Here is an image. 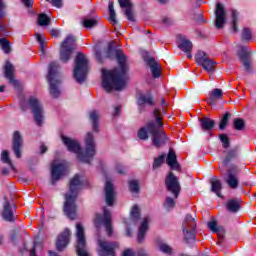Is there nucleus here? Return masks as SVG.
<instances>
[{"instance_id":"nucleus-1","label":"nucleus","mask_w":256,"mask_h":256,"mask_svg":"<svg viewBox=\"0 0 256 256\" xmlns=\"http://www.w3.org/2000/svg\"><path fill=\"white\" fill-rule=\"evenodd\" d=\"M107 57L109 59H117L119 67L113 70H102V87L111 93L115 91H122L127 85V57L121 50H115L111 46L108 47Z\"/></svg>"},{"instance_id":"nucleus-2","label":"nucleus","mask_w":256,"mask_h":256,"mask_svg":"<svg viewBox=\"0 0 256 256\" xmlns=\"http://www.w3.org/2000/svg\"><path fill=\"white\" fill-rule=\"evenodd\" d=\"M62 142L65 147H67L68 151L71 153H76L79 161L82 163H91V159L95 157V140L93 137V133L88 132L86 137V151L83 153L81 150V145L75 139L69 138L65 135H61Z\"/></svg>"},{"instance_id":"nucleus-3","label":"nucleus","mask_w":256,"mask_h":256,"mask_svg":"<svg viewBox=\"0 0 256 256\" xmlns=\"http://www.w3.org/2000/svg\"><path fill=\"white\" fill-rule=\"evenodd\" d=\"M81 179L78 174H76L71 180L69 184L70 192L65 194V202H64V213L65 215L74 221L77 219V195L79 194V190L81 189Z\"/></svg>"},{"instance_id":"nucleus-4","label":"nucleus","mask_w":256,"mask_h":256,"mask_svg":"<svg viewBox=\"0 0 256 256\" xmlns=\"http://www.w3.org/2000/svg\"><path fill=\"white\" fill-rule=\"evenodd\" d=\"M154 117L156 119V124H150V135L152 136V145L156 147V149H161L163 145L167 143L169 137H167V133L163 129V121H161V111L159 109L154 110Z\"/></svg>"},{"instance_id":"nucleus-5","label":"nucleus","mask_w":256,"mask_h":256,"mask_svg":"<svg viewBox=\"0 0 256 256\" xmlns=\"http://www.w3.org/2000/svg\"><path fill=\"white\" fill-rule=\"evenodd\" d=\"M87 73H89V60L85 54L79 52L75 58L74 79L78 83H83L87 78Z\"/></svg>"},{"instance_id":"nucleus-6","label":"nucleus","mask_w":256,"mask_h":256,"mask_svg":"<svg viewBox=\"0 0 256 256\" xmlns=\"http://www.w3.org/2000/svg\"><path fill=\"white\" fill-rule=\"evenodd\" d=\"M196 229L197 222H195V218L190 214H187L182 224V231L186 243H195L197 235Z\"/></svg>"},{"instance_id":"nucleus-7","label":"nucleus","mask_w":256,"mask_h":256,"mask_svg":"<svg viewBox=\"0 0 256 256\" xmlns=\"http://www.w3.org/2000/svg\"><path fill=\"white\" fill-rule=\"evenodd\" d=\"M57 69H59V64H57V62H51L47 75V79L50 84V95H52L54 99H57V97L61 95V91L59 90L61 80L55 79V77H57Z\"/></svg>"},{"instance_id":"nucleus-8","label":"nucleus","mask_w":256,"mask_h":256,"mask_svg":"<svg viewBox=\"0 0 256 256\" xmlns=\"http://www.w3.org/2000/svg\"><path fill=\"white\" fill-rule=\"evenodd\" d=\"M75 36L69 35L61 43L60 47V61L62 63H69L73 52L75 51Z\"/></svg>"},{"instance_id":"nucleus-9","label":"nucleus","mask_w":256,"mask_h":256,"mask_svg":"<svg viewBox=\"0 0 256 256\" xmlns=\"http://www.w3.org/2000/svg\"><path fill=\"white\" fill-rule=\"evenodd\" d=\"M76 253L78 256H89L87 252V239L85 238V228L83 224H76Z\"/></svg>"},{"instance_id":"nucleus-10","label":"nucleus","mask_w":256,"mask_h":256,"mask_svg":"<svg viewBox=\"0 0 256 256\" xmlns=\"http://www.w3.org/2000/svg\"><path fill=\"white\" fill-rule=\"evenodd\" d=\"M97 243V254L99 256H116L115 249H119L118 242H109L103 238H98Z\"/></svg>"},{"instance_id":"nucleus-11","label":"nucleus","mask_w":256,"mask_h":256,"mask_svg":"<svg viewBox=\"0 0 256 256\" xmlns=\"http://www.w3.org/2000/svg\"><path fill=\"white\" fill-rule=\"evenodd\" d=\"M94 225L97 227V229H99L101 225H104L108 237L113 235V226L111 225V212L107 208H104L103 214H96Z\"/></svg>"},{"instance_id":"nucleus-12","label":"nucleus","mask_w":256,"mask_h":256,"mask_svg":"<svg viewBox=\"0 0 256 256\" xmlns=\"http://www.w3.org/2000/svg\"><path fill=\"white\" fill-rule=\"evenodd\" d=\"M195 61L207 73H213L215 71V60L211 59L207 53L199 50L195 55Z\"/></svg>"},{"instance_id":"nucleus-13","label":"nucleus","mask_w":256,"mask_h":256,"mask_svg":"<svg viewBox=\"0 0 256 256\" xmlns=\"http://www.w3.org/2000/svg\"><path fill=\"white\" fill-rule=\"evenodd\" d=\"M28 105L32 111L36 125L41 127L43 125V105L33 96L29 98Z\"/></svg>"},{"instance_id":"nucleus-14","label":"nucleus","mask_w":256,"mask_h":256,"mask_svg":"<svg viewBox=\"0 0 256 256\" xmlns=\"http://www.w3.org/2000/svg\"><path fill=\"white\" fill-rule=\"evenodd\" d=\"M165 185L167 190L170 191L177 199L179 197V193H181V184L179 183V178L173 174V172H169L165 179Z\"/></svg>"},{"instance_id":"nucleus-15","label":"nucleus","mask_w":256,"mask_h":256,"mask_svg":"<svg viewBox=\"0 0 256 256\" xmlns=\"http://www.w3.org/2000/svg\"><path fill=\"white\" fill-rule=\"evenodd\" d=\"M239 166L232 165L227 170V178L225 179V182L230 187V189H237L239 187V178L237 175L240 173Z\"/></svg>"},{"instance_id":"nucleus-16","label":"nucleus","mask_w":256,"mask_h":256,"mask_svg":"<svg viewBox=\"0 0 256 256\" xmlns=\"http://www.w3.org/2000/svg\"><path fill=\"white\" fill-rule=\"evenodd\" d=\"M215 17L216 29H223L225 23H227V11L225 10V6H223V4H216Z\"/></svg>"},{"instance_id":"nucleus-17","label":"nucleus","mask_w":256,"mask_h":256,"mask_svg":"<svg viewBox=\"0 0 256 256\" xmlns=\"http://www.w3.org/2000/svg\"><path fill=\"white\" fill-rule=\"evenodd\" d=\"M238 57L245 67L246 71H251V51L247 46H240L238 50Z\"/></svg>"},{"instance_id":"nucleus-18","label":"nucleus","mask_w":256,"mask_h":256,"mask_svg":"<svg viewBox=\"0 0 256 256\" xmlns=\"http://www.w3.org/2000/svg\"><path fill=\"white\" fill-rule=\"evenodd\" d=\"M4 77L8 79L10 85H13L16 89L20 87L18 80H15V66L11 62L6 61L4 65Z\"/></svg>"},{"instance_id":"nucleus-19","label":"nucleus","mask_w":256,"mask_h":256,"mask_svg":"<svg viewBox=\"0 0 256 256\" xmlns=\"http://www.w3.org/2000/svg\"><path fill=\"white\" fill-rule=\"evenodd\" d=\"M71 241V231L69 229H65L62 233L59 234L56 241V249L57 251H64L65 247L69 245Z\"/></svg>"},{"instance_id":"nucleus-20","label":"nucleus","mask_w":256,"mask_h":256,"mask_svg":"<svg viewBox=\"0 0 256 256\" xmlns=\"http://www.w3.org/2000/svg\"><path fill=\"white\" fill-rule=\"evenodd\" d=\"M63 175H67V166L63 163L55 164L53 162L51 167L52 181H59Z\"/></svg>"},{"instance_id":"nucleus-21","label":"nucleus","mask_w":256,"mask_h":256,"mask_svg":"<svg viewBox=\"0 0 256 256\" xmlns=\"http://www.w3.org/2000/svg\"><path fill=\"white\" fill-rule=\"evenodd\" d=\"M21 147H23V136L19 131H15L12 139V149L17 159H21Z\"/></svg>"},{"instance_id":"nucleus-22","label":"nucleus","mask_w":256,"mask_h":256,"mask_svg":"<svg viewBox=\"0 0 256 256\" xmlns=\"http://www.w3.org/2000/svg\"><path fill=\"white\" fill-rule=\"evenodd\" d=\"M118 3L121 9H124V15L127 17L128 21H135L133 2H131V0H118Z\"/></svg>"},{"instance_id":"nucleus-23","label":"nucleus","mask_w":256,"mask_h":256,"mask_svg":"<svg viewBox=\"0 0 256 256\" xmlns=\"http://www.w3.org/2000/svg\"><path fill=\"white\" fill-rule=\"evenodd\" d=\"M145 62L147 63V66L151 70L152 76L155 79H159V77H161V65L159 64V62H157V60H155V58L152 57L146 58Z\"/></svg>"},{"instance_id":"nucleus-24","label":"nucleus","mask_w":256,"mask_h":256,"mask_svg":"<svg viewBox=\"0 0 256 256\" xmlns=\"http://www.w3.org/2000/svg\"><path fill=\"white\" fill-rule=\"evenodd\" d=\"M105 199L107 205L113 207V203H115V188L113 187V183H111L110 181H106Z\"/></svg>"},{"instance_id":"nucleus-25","label":"nucleus","mask_w":256,"mask_h":256,"mask_svg":"<svg viewBox=\"0 0 256 256\" xmlns=\"http://www.w3.org/2000/svg\"><path fill=\"white\" fill-rule=\"evenodd\" d=\"M166 163L173 171H181V165L177 162V154H175V150H169Z\"/></svg>"},{"instance_id":"nucleus-26","label":"nucleus","mask_w":256,"mask_h":256,"mask_svg":"<svg viewBox=\"0 0 256 256\" xmlns=\"http://www.w3.org/2000/svg\"><path fill=\"white\" fill-rule=\"evenodd\" d=\"M137 104L139 106L140 113H143V107H145V105L153 107V105H155V102L153 101V97H151V95L140 94L137 100Z\"/></svg>"},{"instance_id":"nucleus-27","label":"nucleus","mask_w":256,"mask_h":256,"mask_svg":"<svg viewBox=\"0 0 256 256\" xmlns=\"http://www.w3.org/2000/svg\"><path fill=\"white\" fill-rule=\"evenodd\" d=\"M177 39L179 49L184 51V53H191L193 49V43H191V41L187 40V38L181 34L177 35Z\"/></svg>"},{"instance_id":"nucleus-28","label":"nucleus","mask_w":256,"mask_h":256,"mask_svg":"<svg viewBox=\"0 0 256 256\" xmlns=\"http://www.w3.org/2000/svg\"><path fill=\"white\" fill-rule=\"evenodd\" d=\"M220 99H223V90L215 88L210 92V96L206 101L208 105H215Z\"/></svg>"},{"instance_id":"nucleus-29","label":"nucleus","mask_w":256,"mask_h":256,"mask_svg":"<svg viewBox=\"0 0 256 256\" xmlns=\"http://www.w3.org/2000/svg\"><path fill=\"white\" fill-rule=\"evenodd\" d=\"M208 228L212 233H216L220 240L225 237V228L218 226L215 220L208 222Z\"/></svg>"},{"instance_id":"nucleus-30","label":"nucleus","mask_w":256,"mask_h":256,"mask_svg":"<svg viewBox=\"0 0 256 256\" xmlns=\"http://www.w3.org/2000/svg\"><path fill=\"white\" fill-rule=\"evenodd\" d=\"M210 185H211L212 193H215L217 197H220V199H223V195L221 194V189H223V184L221 183V180L217 178H211Z\"/></svg>"},{"instance_id":"nucleus-31","label":"nucleus","mask_w":256,"mask_h":256,"mask_svg":"<svg viewBox=\"0 0 256 256\" xmlns=\"http://www.w3.org/2000/svg\"><path fill=\"white\" fill-rule=\"evenodd\" d=\"M148 229H149V217H145L139 227L138 243H143V240L145 239V234L147 233Z\"/></svg>"},{"instance_id":"nucleus-32","label":"nucleus","mask_w":256,"mask_h":256,"mask_svg":"<svg viewBox=\"0 0 256 256\" xmlns=\"http://www.w3.org/2000/svg\"><path fill=\"white\" fill-rule=\"evenodd\" d=\"M14 212H13V208L11 207V203H9V201H6L4 203V208H3V212H2V217L5 221H14Z\"/></svg>"},{"instance_id":"nucleus-33","label":"nucleus","mask_w":256,"mask_h":256,"mask_svg":"<svg viewBox=\"0 0 256 256\" xmlns=\"http://www.w3.org/2000/svg\"><path fill=\"white\" fill-rule=\"evenodd\" d=\"M151 124H156V123L148 122L144 127H141L138 130V133H137L138 139H140L141 141H147V139H149V133H151V129L149 128V126Z\"/></svg>"},{"instance_id":"nucleus-34","label":"nucleus","mask_w":256,"mask_h":256,"mask_svg":"<svg viewBox=\"0 0 256 256\" xmlns=\"http://www.w3.org/2000/svg\"><path fill=\"white\" fill-rule=\"evenodd\" d=\"M226 207L230 213H237L239 209H241V200L239 199H231L228 200Z\"/></svg>"},{"instance_id":"nucleus-35","label":"nucleus","mask_w":256,"mask_h":256,"mask_svg":"<svg viewBox=\"0 0 256 256\" xmlns=\"http://www.w3.org/2000/svg\"><path fill=\"white\" fill-rule=\"evenodd\" d=\"M200 125L203 131H211V129L215 127V120L208 117H204L200 119Z\"/></svg>"},{"instance_id":"nucleus-36","label":"nucleus","mask_w":256,"mask_h":256,"mask_svg":"<svg viewBox=\"0 0 256 256\" xmlns=\"http://www.w3.org/2000/svg\"><path fill=\"white\" fill-rule=\"evenodd\" d=\"M99 23V20L97 18H91L89 16H86L82 20V25L86 29H93V27H97V24Z\"/></svg>"},{"instance_id":"nucleus-37","label":"nucleus","mask_w":256,"mask_h":256,"mask_svg":"<svg viewBox=\"0 0 256 256\" xmlns=\"http://www.w3.org/2000/svg\"><path fill=\"white\" fill-rule=\"evenodd\" d=\"M239 149L238 148H232L230 149L227 154L226 157L223 160V164L224 165H229V163H231V161H233V159H237V153H238Z\"/></svg>"},{"instance_id":"nucleus-38","label":"nucleus","mask_w":256,"mask_h":256,"mask_svg":"<svg viewBox=\"0 0 256 256\" xmlns=\"http://www.w3.org/2000/svg\"><path fill=\"white\" fill-rule=\"evenodd\" d=\"M90 121L92 122L93 131L99 133V114L97 111L90 112Z\"/></svg>"},{"instance_id":"nucleus-39","label":"nucleus","mask_w":256,"mask_h":256,"mask_svg":"<svg viewBox=\"0 0 256 256\" xmlns=\"http://www.w3.org/2000/svg\"><path fill=\"white\" fill-rule=\"evenodd\" d=\"M237 23H239V13L236 10H232L231 27H232L233 33L239 32V27L237 26Z\"/></svg>"},{"instance_id":"nucleus-40","label":"nucleus","mask_w":256,"mask_h":256,"mask_svg":"<svg viewBox=\"0 0 256 256\" xmlns=\"http://www.w3.org/2000/svg\"><path fill=\"white\" fill-rule=\"evenodd\" d=\"M241 39L242 41L249 43V41L253 39V32H251V29L244 27L241 32Z\"/></svg>"},{"instance_id":"nucleus-41","label":"nucleus","mask_w":256,"mask_h":256,"mask_svg":"<svg viewBox=\"0 0 256 256\" xmlns=\"http://www.w3.org/2000/svg\"><path fill=\"white\" fill-rule=\"evenodd\" d=\"M1 161L6 163V165H9L12 171H15V166L13 165L11 158H9V152L7 150L2 151Z\"/></svg>"},{"instance_id":"nucleus-42","label":"nucleus","mask_w":256,"mask_h":256,"mask_svg":"<svg viewBox=\"0 0 256 256\" xmlns=\"http://www.w3.org/2000/svg\"><path fill=\"white\" fill-rule=\"evenodd\" d=\"M114 3L113 1H110L108 4V9H109V17H110V21L111 23H113V25H117V14L115 13V8H114Z\"/></svg>"},{"instance_id":"nucleus-43","label":"nucleus","mask_w":256,"mask_h":256,"mask_svg":"<svg viewBox=\"0 0 256 256\" xmlns=\"http://www.w3.org/2000/svg\"><path fill=\"white\" fill-rule=\"evenodd\" d=\"M229 121H231V113L226 112L219 124V129L223 130L227 127V125H229Z\"/></svg>"},{"instance_id":"nucleus-44","label":"nucleus","mask_w":256,"mask_h":256,"mask_svg":"<svg viewBox=\"0 0 256 256\" xmlns=\"http://www.w3.org/2000/svg\"><path fill=\"white\" fill-rule=\"evenodd\" d=\"M0 47L4 51V53H11V42H9L7 38L0 39Z\"/></svg>"},{"instance_id":"nucleus-45","label":"nucleus","mask_w":256,"mask_h":256,"mask_svg":"<svg viewBox=\"0 0 256 256\" xmlns=\"http://www.w3.org/2000/svg\"><path fill=\"white\" fill-rule=\"evenodd\" d=\"M233 125L236 131H243V129H245V120L241 118H235L233 120Z\"/></svg>"},{"instance_id":"nucleus-46","label":"nucleus","mask_w":256,"mask_h":256,"mask_svg":"<svg viewBox=\"0 0 256 256\" xmlns=\"http://www.w3.org/2000/svg\"><path fill=\"white\" fill-rule=\"evenodd\" d=\"M49 23H51V19H49V16H47L46 14H40L38 16V25H40L41 27H45L49 25Z\"/></svg>"},{"instance_id":"nucleus-47","label":"nucleus","mask_w":256,"mask_h":256,"mask_svg":"<svg viewBox=\"0 0 256 256\" xmlns=\"http://www.w3.org/2000/svg\"><path fill=\"white\" fill-rule=\"evenodd\" d=\"M158 247L159 250L162 251V253H166V255H171V253H173V249L171 248V246L163 242L158 243Z\"/></svg>"},{"instance_id":"nucleus-48","label":"nucleus","mask_w":256,"mask_h":256,"mask_svg":"<svg viewBox=\"0 0 256 256\" xmlns=\"http://www.w3.org/2000/svg\"><path fill=\"white\" fill-rule=\"evenodd\" d=\"M219 139L222 143L224 149H229L231 142L229 141V136L227 134H220Z\"/></svg>"},{"instance_id":"nucleus-49","label":"nucleus","mask_w":256,"mask_h":256,"mask_svg":"<svg viewBox=\"0 0 256 256\" xmlns=\"http://www.w3.org/2000/svg\"><path fill=\"white\" fill-rule=\"evenodd\" d=\"M5 9H7V4H5V1L0 0V29H4L1 20L5 17Z\"/></svg>"},{"instance_id":"nucleus-50","label":"nucleus","mask_w":256,"mask_h":256,"mask_svg":"<svg viewBox=\"0 0 256 256\" xmlns=\"http://www.w3.org/2000/svg\"><path fill=\"white\" fill-rule=\"evenodd\" d=\"M131 217L134 221H138L139 218L141 217V212L139 210V206L135 205L133 206L131 210Z\"/></svg>"},{"instance_id":"nucleus-51","label":"nucleus","mask_w":256,"mask_h":256,"mask_svg":"<svg viewBox=\"0 0 256 256\" xmlns=\"http://www.w3.org/2000/svg\"><path fill=\"white\" fill-rule=\"evenodd\" d=\"M165 162V155H160L158 158L154 159L153 169H159L161 165Z\"/></svg>"},{"instance_id":"nucleus-52","label":"nucleus","mask_w":256,"mask_h":256,"mask_svg":"<svg viewBox=\"0 0 256 256\" xmlns=\"http://www.w3.org/2000/svg\"><path fill=\"white\" fill-rule=\"evenodd\" d=\"M129 189L131 193H139V182L137 180H131L129 182Z\"/></svg>"},{"instance_id":"nucleus-53","label":"nucleus","mask_w":256,"mask_h":256,"mask_svg":"<svg viewBox=\"0 0 256 256\" xmlns=\"http://www.w3.org/2000/svg\"><path fill=\"white\" fill-rule=\"evenodd\" d=\"M165 209H173L175 207V199L167 197L164 201Z\"/></svg>"},{"instance_id":"nucleus-54","label":"nucleus","mask_w":256,"mask_h":256,"mask_svg":"<svg viewBox=\"0 0 256 256\" xmlns=\"http://www.w3.org/2000/svg\"><path fill=\"white\" fill-rule=\"evenodd\" d=\"M36 39L38 43H40L41 51L45 52V40H43V36L41 34H36Z\"/></svg>"},{"instance_id":"nucleus-55","label":"nucleus","mask_w":256,"mask_h":256,"mask_svg":"<svg viewBox=\"0 0 256 256\" xmlns=\"http://www.w3.org/2000/svg\"><path fill=\"white\" fill-rule=\"evenodd\" d=\"M50 1L53 7H57L58 9H61L63 7V0H46Z\"/></svg>"},{"instance_id":"nucleus-56","label":"nucleus","mask_w":256,"mask_h":256,"mask_svg":"<svg viewBox=\"0 0 256 256\" xmlns=\"http://www.w3.org/2000/svg\"><path fill=\"white\" fill-rule=\"evenodd\" d=\"M116 172L119 173V175H125L126 169H125V167H123V165L118 164L116 166Z\"/></svg>"},{"instance_id":"nucleus-57","label":"nucleus","mask_w":256,"mask_h":256,"mask_svg":"<svg viewBox=\"0 0 256 256\" xmlns=\"http://www.w3.org/2000/svg\"><path fill=\"white\" fill-rule=\"evenodd\" d=\"M95 57L98 63H103V58L101 57V50L95 48Z\"/></svg>"},{"instance_id":"nucleus-58","label":"nucleus","mask_w":256,"mask_h":256,"mask_svg":"<svg viewBox=\"0 0 256 256\" xmlns=\"http://www.w3.org/2000/svg\"><path fill=\"white\" fill-rule=\"evenodd\" d=\"M22 3L27 7L28 9L33 7V0H22Z\"/></svg>"},{"instance_id":"nucleus-59","label":"nucleus","mask_w":256,"mask_h":256,"mask_svg":"<svg viewBox=\"0 0 256 256\" xmlns=\"http://www.w3.org/2000/svg\"><path fill=\"white\" fill-rule=\"evenodd\" d=\"M50 35H51L52 37H60V32H59V30H57V29H52V30L50 31Z\"/></svg>"},{"instance_id":"nucleus-60","label":"nucleus","mask_w":256,"mask_h":256,"mask_svg":"<svg viewBox=\"0 0 256 256\" xmlns=\"http://www.w3.org/2000/svg\"><path fill=\"white\" fill-rule=\"evenodd\" d=\"M122 256H133V251L131 249H126L124 252H123V255Z\"/></svg>"},{"instance_id":"nucleus-61","label":"nucleus","mask_w":256,"mask_h":256,"mask_svg":"<svg viewBox=\"0 0 256 256\" xmlns=\"http://www.w3.org/2000/svg\"><path fill=\"white\" fill-rule=\"evenodd\" d=\"M40 153L43 155L44 153H47V146L45 144H41L40 146Z\"/></svg>"},{"instance_id":"nucleus-62","label":"nucleus","mask_w":256,"mask_h":256,"mask_svg":"<svg viewBox=\"0 0 256 256\" xmlns=\"http://www.w3.org/2000/svg\"><path fill=\"white\" fill-rule=\"evenodd\" d=\"M121 115V106H117L114 111V116Z\"/></svg>"},{"instance_id":"nucleus-63","label":"nucleus","mask_w":256,"mask_h":256,"mask_svg":"<svg viewBox=\"0 0 256 256\" xmlns=\"http://www.w3.org/2000/svg\"><path fill=\"white\" fill-rule=\"evenodd\" d=\"M48 255L49 256H59V254H57V252H54V251H51V250L48 251Z\"/></svg>"},{"instance_id":"nucleus-64","label":"nucleus","mask_w":256,"mask_h":256,"mask_svg":"<svg viewBox=\"0 0 256 256\" xmlns=\"http://www.w3.org/2000/svg\"><path fill=\"white\" fill-rule=\"evenodd\" d=\"M30 256H37V254L35 253V248H33V249L30 251Z\"/></svg>"}]
</instances>
